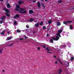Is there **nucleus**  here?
<instances>
[{"mask_svg":"<svg viewBox=\"0 0 74 74\" xmlns=\"http://www.w3.org/2000/svg\"><path fill=\"white\" fill-rule=\"evenodd\" d=\"M69 9H70V10H74V7H70V8H69Z\"/></svg>","mask_w":74,"mask_h":74,"instance_id":"obj_22","label":"nucleus"},{"mask_svg":"<svg viewBox=\"0 0 74 74\" xmlns=\"http://www.w3.org/2000/svg\"><path fill=\"white\" fill-rule=\"evenodd\" d=\"M43 29H46V27L45 26H43Z\"/></svg>","mask_w":74,"mask_h":74,"instance_id":"obj_36","label":"nucleus"},{"mask_svg":"<svg viewBox=\"0 0 74 74\" xmlns=\"http://www.w3.org/2000/svg\"><path fill=\"white\" fill-rule=\"evenodd\" d=\"M42 47H43V48H45V47H46L45 46V45L43 46Z\"/></svg>","mask_w":74,"mask_h":74,"instance_id":"obj_41","label":"nucleus"},{"mask_svg":"<svg viewBox=\"0 0 74 74\" xmlns=\"http://www.w3.org/2000/svg\"><path fill=\"white\" fill-rule=\"evenodd\" d=\"M13 45V44H11L10 45H8L9 47H12Z\"/></svg>","mask_w":74,"mask_h":74,"instance_id":"obj_37","label":"nucleus"},{"mask_svg":"<svg viewBox=\"0 0 74 74\" xmlns=\"http://www.w3.org/2000/svg\"><path fill=\"white\" fill-rule=\"evenodd\" d=\"M52 38L55 41H58L59 39V37L58 36H56V38L52 37Z\"/></svg>","mask_w":74,"mask_h":74,"instance_id":"obj_4","label":"nucleus"},{"mask_svg":"<svg viewBox=\"0 0 74 74\" xmlns=\"http://www.w3.org/2000/svg\"><path fill=\"white\" fill-rule=\"evenodd\" d=\"M2 71L3 73H4V72H5V70L4 69H3L2 70Z\"/></svg>","mask_w":74,"mask_h":74,"instance_id":"obj_39","label":"nucleus"},{"mask_svg":"<svg viewBox=\"0 0 74 74\" xmlns=\"http://www.w3.org/2000/svg\"><path fill=\"white\" fill-rule=\"evenodd\" d=\"M17 32L18 33H21V30H20L17 29Z\"/></svg>","mask_w":74,"mask_h":74,"instance_id":"obj_28","label":"nucleus"},{"mask_svg":"<svg viewBox=\"0 0 74 74\" xmlns=\"http://www.w3.org/2000/svg\"><path fill=\"white\" fill-rule=\"evenodd\" d=\"M7 8H10V5L9 3L7 4Z\"/></svg>","mask_w":74,"mask_h":74,"instance_id":"obj_20","label":"nucleus"},{"mask_svg":"<svg viewBox=\"0 0 74 74\" xmlns=\"http://www.w3.org/2000/svg\"><path fill=\"white\" fill-rule=\"evenodd\" d=\"M58 61H59V62H60V63L61 64H62V62H61V61H60V60H59V59L58 58Z\"/></svg>","mask_w":74,"mask_h":74,"instance_id":"obj_35","label":"nucleus"},{"mask_svg":"<svg viewBox=\"0 0 74 74\" xmlns=\"http://www.w3.org/2000/svg\"><path fill=\"white\" fill-rule=\"evenodd\" d=\"M20 40H23V39L22 38H21L19 39Z\"/></svg>","mask_w":74,"mask_h":74,"instance_id":"obj_42","label":"nucleus"},{"mask_svg":"<svg viewBox=\"0 0 74 74\" xmlns=\"http://www.w3.org/2000/svg\"><path fill=\"white\" fill-rule=\"evenodd\" d=\"M34 19H33V18H31L30 19V20H28V21L29 22H33V21H34Z\"/></svg>","mask_w":74,"mask_h":74,"instance_id":"obj_12","label":"nucleus"},{"mask_svg":"<svg viewBox=\"0 0 74 74\" xmlns=\"http://www.w3.org/2000/svg\"><path fill=\"white\" fill-rule=\"evenodd\" d=\"M55 64H58V61H56L55 62Z\"/></svg>","mask_w":74,"mask_h":74,"instance_id":"obj_38","label":"nucleus"},{"mask_svg":"<svg viewBox=\"0 0 74 74\" xmlns=\"http://www.w3.org/2000/svg\"><path fill=\"white\" fill-rule=\"evenodd\" d=\"M4 10L5 12H6V13L5 14L6 15L8 16V17H9L10 16V14L8 13H10V11L8 10L7 9L5 8H4Z\"/></svg>","mask_w":74,"mask_h":74,"instance_id":"obj_1","label":"nucleus"},{"mask_svg":"<svg viewBox=\"0 0 74 74\" xmlns=\"http://www.w3.org/2000/svg\"><path fill=\"white\" fill-rule=\"evenodd\" d=\"M46 49L48 51H52V49L51 48H48V47H47Z\"/></svg>","mask_w":74,"mask_h":74,"instance_id":"obj_9","label":"nucleus"},{"mask_svg":"<svg viewBox=\"0 0 74 74\" xmlns=\"http://www.w3.org/2000/svg\"><path fill=\"white\" fill-rule=\"evenodd\" d=\"M38 50H40V47H38Z\"/></svg>","mask_w":74,"mask_h":74,"instance_id":"obj_47","label":"nucleus"},{"mask_svg":"<svg viewBox=\"0 0 74 74\" xmlns=\"http://www.w3.org/2000/svg\"><path fill=\"white\" fill-rule=\"evenodd\" d=\"M47 53H51V54L52 53V52H48V51H47Z\"/></svg>","mask_w":74,"mask_h":74,"instance_id":"obj_44","label":"nucleus"},{"mask_svg":"<svg viewBox=\"0 0 74 74\" xmlns=\"http://www.w3.org/2000/svg\"><path fill=\"white\" fill-rule=\"evenodd\" d=\"M23 3V1H19L18 2V4H22V3Z\"/></svg>","mask_w":74,"mask_h":74,"instance_id":"obj_13","label":"nucleus"},{"mask_svg":"<svg viewBox=\"0 0 74 74\" xmlns=\"http://www.w3.org/2000/svg\"><path fill=\"white\" fill-rule=\"evenodd\" d=\"M19 14H17L14 16V19H15V18H19Z\"/></svg>","mask_w":74,"mask_h":74,"instance_id":"obj_8","label":"nucleus"},{"mask_svg":"<svg viewBox=\"0 0 74 74\" xmlns=\"http://www.w3.org/2000/svg\"><path fill=\"white\" fill-rule=\"evenodd\" d=\"M26 27L27 28H29V26L28 25H26Z\"/></svg>","mask_w":74,"mask_h":74,"instance_id":"obj_40","label":"nucleus"},{"mask_svg":"<svg viewBox=\"0 0 74 74\" xmlns=\"http://www.w3.org/2000/svg\"><path fill=\"white\" fill-rule=\"evenodd\" d=\"M73 60H74V58L71 57V61H72Z\"/></svg>","mask_w":74,"mask_h":74,"instance_id":"obj_34","label":"nucleus"},{"mask_svg":"<svg viewBox=\"0 0 74 74\" xmlns=\"http://www.w3.org/2000/svg\"><path fill=\"white\" fill-rule=\"evenodd\" d=\"M3 21L2 20H0V23L1 24V23H3Z\"/></svg>","mask_w":74,"mask_h":74,"instance_id":"obj_33","label":"nucleus"},{"mask_svg":"<svg viewBox=\"0 0 74 74\" xmlns=\"http://www.w3.org/2000/svg\"><path fill=\"white\" fill-rule=\"evenodd\" d=\"M16 8H15V10L16 11H19V9L20 8V6L18 5H17L16 6Z\"/></svg>","mask_w":74,"mask_h":74,"instance_id":"obj_5","label":"nucleus"},{"mask_svg":"<svg viewBox=\"0 0 74 74\" xmlns=\"http://www.w3.org/2000/svg\"><path fill=\"white\" fill-rule=\"evenodd\" d=\"M70 29L71 30L73 29V26L72 25H71L70 26Z\"/></svg>","mask_w":74,"mask_h":74,"instance_id":"obj_24","label":"nucleus"},{"mask_svg":"<svg viewBox=\"0 0 74 74\" xmlns=\"http://www.w3.org/2000/svg\"><path fill=\"white\" fill-rule=\"evenodd\" d=\"M62 69H60L59 70V71H58V73H59V74H60V73H62Z\"/></svg>","mask_w":74,"mask_h":74,"instance_id":"obj_15","label":"nucleus"},{"mask_svg":"<svg viewBox=\"0 0 74 74\" xmlns=\"http://www.w3.org/2000/svg\"><path fill=\"white\" fill-rule=\"evenodd\" d=\"M60 47H61V48H63V47H66V46L61 45L60 46Z\"/></svg>","mask_w":74,"mask_h":74,"instance_id":"obj_27","label":"nucleus"},{"mask_svg":"<svg viewBox=\"0 0 74 74\" xmlns=\"http://www.w3.org/2000/svg\"><path fill=\"white\" fill-rule=\"evenodd\" d=\"M1 1H3V0H0Z\"/></svg>","mask_w":74,"mask_h":74,"instance_id":"obj_50","label":"nucleus"},{"mask_svg":"<svg viewBox=\"0 0 74 74\" xmlns=\"http://www.w3.org/2000/svg\"><path fill=\"white\" fill-rule=\"evenodd\" d=\"M58 3H62V1L58 0Z\"/></svg>","mask_w":74,"mask_h":74,"instance_id":"obj_23","label":"nucleus"},{"mask_svg":"<svg viewBox=\"0 0 74 74\" xmlns=\"http://www.w3.org/2000/svg\"><path fill=\"white\" fill-rule=\"evenodd\" d=\"M33 3H36V1L33 0Z\"/></svg>","mask_w":74,"mask_h":74,"instance_id":"obj_43","label":"nucleus"},{"mask_svg":"<svg viewBox=\"0 0 74 74\" xmlns=\"http://www.w3.org/2000/svg\"><path fill=\"white\" fill-rule=\"evenodd\" d=\"M12 38V37L11 36L10 37H8L7 38L6 40H11Z\"/></svg>","mask_w":74,"mask_h":74,"instance_id":"obj_16","label":"nucleus"},{"mask_svg":"<svg viewBox=\"0 0 74 74\" xmlns=\"http://www.w3.org/2000/svg\"><path fill=\"white\" fill-rule=\"evenodd\" d=\"M3 49L0 50V54H1L2 53V52L3 51Z\"/></svg>","mask_w":74,"mask_h":74,"instance_id":"obj_29","label":"nucleus"},{"mask_svg":"<svg viewBox=\"0 0 74 74\" xmlns=\"http://www.w3.org/2000/svg\"><path fill=\"white\" fill-rule=\"evenodd\" d=\"M35 26L36 27H38L39 26V23H38L35 24Z\"/></svg>","mask_w":74,"mask_h":74,"instance_id":"obj_11","label":"nucleus"},{"mask_svg":"<svg viewBox=\"0 0 74 74\" xmlns=\"http://www.w3.org/2000/svg\"><path fill=\"white\" fill-rule=\"evenodd\" d=\"M8 35H9V34H11V31H10V30L8 29Z\"/></svg>","mask_w":74,"mask_h":74,"instance_id":"obj_18","label":"nucleus"},{"mask_svg":"<svg viewBox=\"0 0 74 74\" xmlns=\"http://www.w3.org/2000/svg\"><path fill=\"white\" fill-rule=\"evenodd\" d=\"M62 31H63V30L62 29H59L58 30V33L57 34V35L58 36H59L60 37H61L60 35V33H62Z\"/></svg>","mask_w":74,"mask_h":74,"instance_id":"obj_3","label":"nucleus"},{"mask_svg":"<svg viewBox=\"0 0 74 74\" xmlns=\"http://www.w3.org/2000/svg\"><path fill=\"white\" fill-rule=\"evenodd\" d=\"M41 4L43 7H45V5H44V4L42 3H41Z\"/></svg>","mask_w":74,"mask_h":74,"instance_id":"obj_25","label":"nucleus"},{"mask_svg":"<svg viewBox=\"0 0 74 74\" xmlns=\"http://www.w3.org/2000/svg\"><path fill=\"white\" fill-rule=\"evenodd\" d=\"M7 3H8V1H7Z\"/></svg>","mask_w":74,"mask_h":74,"instance_id":"obj_52","label":"nucleus"},{"mask_svg":"<svg viewBox=\"0 0 74 74\" xmlns=\"http://www.w3.org/2000/svg\"><path fill=\"white\" fill-rule=\"evenodd\" d=\"M42 25H43V22H41L40 23V25L41 26Z\"/></svg>","mask_w":74,"mask_h":74,"instance_id":"obj_30","label":"nucleus"},{"mask_svg":"<svg viewBox=\"0 0 74 74\" xmlns=\"http://www.w3.org/2000/svg\"><path fill=\"white\" fill-rule=\"evenodd\" d=\"M6 31V29L3 30L2 31V32L1 33H0L1 34H2V35H4V32H5Z\"/></svg>","mask_w":74,"mask_h":74,"instance_id":"obj_7","label":"nucleus"},{"mask_svg":"<svg viewBox=\"0 0 74 74\" xmlns=\"http://www.w3.org/2000/svg\"><path fill=\"white\" fill-rule=\"evenodd\" d=\"M71 22V21H67L66 22H63V23L64 24L66 25V24H67V23H70Z\"/></svg>","mask_w":74,"mask_h":74,"instance_id":"obj_6","label":"nucleus"},{"mask_svg":"<svg viewBox=\"0 0 74 74\" xmlns=\"http://www.w3.org/2000/svg\"><path fill=\"white\" fill-rule=\"evenodd\" d=\"M68 45L70 46H69V47H71V44H69Z\"/></svg>","mask_w":74,"mask_h":74,"instance_id":"obj_45","label":"nucleus"},{"mask_svg":"<svg viewBox=\"0 0 74 74\" xmlns=\"http://www.w3.org/2000/svg\"><path fill=\"white\" fill-rule=\"evenodd\" d=\"M44 0H41V1H43Z\"/></svg>","mask_w":74,"mask_h":74,"instance_id":"obj_53","label":"nucleus"},{"mask_svg":"<svg viewBox=\"0 0 74 74\" xmlns=\"http://www.w3.org/2000/svg\"><path fill=\"white\" fill-rule=\"evenodd\" d=\"M56 56H53V58H56Z\"/></svg>","mask_w":74,"mask_h":74,"instance_id":"obj_46","label":"nucleus"},{"mask_svg":"<svg viewBox=\"0 0 74 74\" xmlns=\"http://www.w3.org/2000/svg\"><path fill=\"white\" fill-rule=\"evenodd\" d=\"M45 1H48V0H45Z\"/></svg>","mask_w":74,"mask_h":74,"instance_id":"obj_51","label":"nucleus"},{"mask_svg":"<svg viewBox=\"0 0 74 74\" xmlns=\"http://www.w3.org/2000/svg\"><path fill=\"white\" fill-rule=\"evenodd\" d=\"M37 4L38 7L39 8H40V6L41 5H40V3L39 2H38Z\"/></svg>","mask_w":74,"mask_h":74,"instance_id":"obj_14","label":"nucleus"},{"mask_svg":"<svg viewBox=\"0 0 74 74\" xmlns=\"http://www.w3.org/2000/svg\"><path fill=\"white\" fill-rule=\"evenodd\" d=\"M29 12L30 14H33V11L32 10H30L29 11Z\"/></svg>","mask_w":74,"mask_h":74,"instance_id":"obj_19","label":"nucleus"},{"mask_svg":"<svg viewBox=\"0 0 74 74\" xmlns=\"http://www.w3.org/2000/svg\"><path fill=\"white\" fill-rule=\"evenodd\" d=\"M50 41H51V43H53V40H52V39H50Z\"/></svg>","mask_w":74,"mask_h":74,"instance_id":"obj_31","label":"nucleus"},{"mask_svg":"<svg viewBox=\"0 0 74 74\" xmlns=\"http://www.w3.org/2000/svg\"><path fill=\"white\" fill-rule=\"evenodd\" d=\"M14 25H17V23L16 22V21H14Z\"/></svg>","mask_w":74,"mask_h":74,"instance_id":"obj_32","label":"nucleus"},{"mask_svg":"<svg viewBox=\"0 0 74 74\" xmlns=\"http://www.w3.org/2000/svg\"><path fill=\"white\" fill-rule=\"evenodd\" d=\"M47 36H49V34H47Z\"/></svg>","mask_w":74,"mask_h":74,"instance_id":"obj_48","label":"nucleus"},{"mask_svg":"<svg viewBox=\"0 0 74 74\" xmlns=\"http://www.w3.org/2000/svg\"><path fill=\"white\" fill-rule=\"evenodd\" d=\"M5 18V16H2L1 17V19L2 20H4V19Z\"/></svg>","mask_w":74,"mask_h":74,"instance_id":"obj_17","label":"nucleus"},{"mask_svg":"<svg viewBox=\"0 0 74 74\" xmlns=\"http://www.w3.org/2000/svg\"><path fill=\"white\" fill-rule=\"evenodd\" d=\"M60 23L59 22H58L57 23V25L58 26H60Z\"/></svg>","mask_w":74,"mask_h":74,"instance_id":"obj_26","label":"nucleus"},{"mask_svg":"<svg viewBox=\"0 0 74 74\" xmlns=\"http://www.w3.org/2000/svg\"><path fill=\"white\" fill-rule=\"evenodd\" d=\"M24 10H25V9L21 8L20 9L19 11L20 12V13H21V14H26V13L27 12L26 10L24 11Z\"/></svg>","mask_w":74,"mask_h":74,"instance_id":"obj_2","label":"nucleus"},{"mask_svg":"<svg viewBox=\"0 0 74 74\" xmlns=\"http://www.w3.org/2000/svg\"><path fill=\"white\" fill-rule=\"evenodd\" d=\"M25 39L27 38V37L26 36H25Z\"/></svg>","mask_w":74,"mask_h":74,"instance_id":"obj_49","label":"nucleus"},{"mask_svg":"<svg viewBox=\"0 0 74 74\" xmlns=\"http://www.w3.org/2000/svg\"><path fill=\"white\" fill-rule=\"evenodd\" d=\"M64 63L65 65H67V66H69V63L68 62L66 61Z\"/></svg>","mask_w":74,"mask_h":74,"instance_id":"obj_10","label":"nucleus"},{"mask_svg":"<svg viewBox=\"0 0 74 74\" xmlns=\"http://www.w3.org/2000/svg\"><path fill=\"white\" fill-rule=\"evenodd\" d=\"M48 23L49 24H50L52 23V21L51 20H50L48 21Z\"/></svg>","mask_w":74,"mask_h":74,"instance_id":"obj_21","label":"nucleus"}]
</instances>
